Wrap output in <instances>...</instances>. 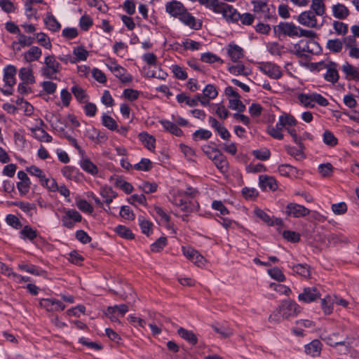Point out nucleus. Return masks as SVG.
Wrapping results in <instances>:
<instances>
[{"label": "nucleus", "instance_id": "f257e3e1", "mask_svg": "<svg viewBox=\"0 0 359 359\" xmlns=\"http://www.w3.org/2000/svg\"><path fill=\"white\" fill-rule=\"evenodd\" d=\"M274 32L278 34H283L290 37L305 36L313 38L316 35L313 31L303 29L292 22H280L274 27Z\"/></svg>", "mask_w": 359, "mask_h": 359}, {"label": "nucleus", "instance_id": "f03ea898", "mask_svg": "<svg viewBox=\"0 0 359 359\" xmlns=\"http://www.w3.org/2000/svg\"><path fill=\"white\" fill-rule=\"evenodd\" d=\"M212 11L216 13H222L227 20L236 22L239 20L240 13L232 6L219 3L218 0H212Z\"/></svg>", "mask_w": 359, "mask_h": 359}, {"label": "nucleus", "instance_id": "7ed1b4c3", "mask_svg": "<svg viewBox=\"0 0 359 359\" xmlns=\"http://www.w3.org/2000/svg\"><path fill=\"white\" fill-rule=\"evenodd\" d=\"M298 100L306 108L314 107L316 103L322 107L329 104V102L325 97L316 93L299 94Z\"/></svg>", "mask_w": 359, "mask_h": 359}, {"label": "nucleus", "instance_id": "20e7f679", "mask_svg": "<svg viewBox=\"0 0 359 359\" xmlns=\"http://www.w3.org/2000/svg\"><path fill=\"white\" fill-rule=\"evenodd\" d=\"M61 65L55 59V55H48L44 59V66L41 68V74L50 79H56V74L60 72Z\"/></svg>", "mask_w": 359, "mask_h": 359}, {"label": "nucleus", "instance_id": "39448f33", "mask_svg": "<svg viewBox=\"0 0 359 359\" xmlns=\"http://www.w3.org/2000/svg\"><path fill=\"white\" fill-rule=\"evenodd\" d=\"M318 71L325 69L326 73L324 74V79L332 83L338 81L339 76L337 71V64L332 61L320 62L315 64Z\"/></svg>", "mask_w": 359, "mask_h": 359}, {"label": "nucleus", "instance_id": "423d86ee", "mask_svg": "<svg viewBox=\"0 0 359 359\" xmlns=\"http://www.w3.org/2000/svg\"><path fill=\"white\" fill-rule=\"evenodd\" d=\"M253 11L259 18L264 20H270L274 17L275 8L269 6L266 2L262 1H252Z\"/></svg>", "mask_w": 359, "mask_h": 359}, {"label": "nucleus", "instance_id": "0eeeda50", "mask_svg": "<svg viewBox=\"0 0 359 359\" xmlns=\"http://www.w3.org/2000/svg\"><path fill=\"white\" fill-rule=\"evenodd\" d=\"M280 309L283 319H288L290 317L297 316L301 311V307L294 301H283L278 306Z\"/></svg>", "mask_w": 359, "mask_h": 359}, {"label": "nucleus", "instance_id": "6e6552de", "mask_svg": "<svg viewBox=\"0 0 359 359\" xmlns=\"http://www.w3.org/2000/svg\"><path fill=\"white\" fill-rule=\"evenodd\" d=\"M317 15L311 11L301 13L297 18V22L303 26L309 28H320L321 25L318 24Z\"/></svg>", "mask_w": 359, "mask_h": 359}, {"label": "nucleus", "instance_id": "1a4fd4ad", "mask_svg": "<svg viewBox=\"0 0 359 359\" xmlns=\"http://www.w3.org/2000/svg\"><path fill=\"white\" fill-rule=\"evenodd\" d=\"M62 225L68 229H72L76 222L82 220L81 215L74 209L65 210V215L61 218Z\"/></svg>", "mask_w": 359, "mask_h": 359}, {"label": "nucleus", "instance_id": "9d476101", "mask_svg": "<svg viewBox=\"0 0 359 359\" xmlns=\"http://www.w3.org/2000/svg\"><path fill=\"white\" fill-rule=\"evenodd\" d=\"M172 203L179 207L182 211L189 213L193 211V204L185 197L182 192L178 191L173 196Z\"/></svg>", "mask_w": 359, "mask_h": 359}, {"label": "nucleus", "instance_id": "9b49d317", "mask_svg": "<svg viewBox=\"0 0 359 359\" xmlns=\"http://www.w3.org/2000/svg\"><path fill=\"white\" fill-rule=\"evenodd\" d=\"M110 71L117 77L122 83H130L133 80V76L128 74L127 70L116 62H112L110 65H107Z\"/></svg>", "mask_w": 359, "mask_h": 359}, {"label": "nucleus", "instance_id": "f8f14e48", "mask_svg": "<svg viewBox=\"0 0 359 359\" xmlns=\"http://www.w3.org/2000/svg\"><path fill=\"white\" fill-rule=\"evenodd\" d=\"M320 292L316 287H308L304 288L303 292L299 294L298 299L309 304L320 298Z\"/></svg>", "mask_w": 359, "mask_h": 359}, {"label": "nucleus", "instance_id": "ddd939ff", "mask_svg": "<svg viewBox=\"0 0 359 359\" xmlns=\"http://www.w3.org/2000/svg\"><path fill=\"white\" fill-rule=\"evenodd\" d=\"M311 210L304 205L290 203L286 207V214L293 217H303L309 215Z\"/></svg>", "mask_w": 359, "mask_h": 359}, {"label": "nucleus", "instance_id": "4468645a", "mask_svg": "<svg viewBox=\"0 0 359 359\" xmlns=\"http://www.w3.org/2000/svg\"><path fill=\"white\" fill-rule=\"evenodd\" d=\"M213 152L214 155L210 156L209 158L214 162L217 169L222 173L227 172L229 170V163L226 156L217 149L214 150Z\"/></svg>", "mask_w": 359, "mask_h": 359}, {"label": "nucleus", "instance_id": "2eb2a0df", "mask_svg": "<svg viewBox=\"0 0 359 359\" xmlns=\"http://www.w3.org/2000/svg\"><path fill=\"white\" fill-rule=\"evenodd\" d=\"M39 305L49 312L62 311L65 309V305L62 302L53 298L42 299L39 302Z\"/></svg>", "mask_w": 359, "mask_h": 359}, {"label": "nucleus", "instance_id": "dca6fc26", "mask_svg": "<svg viewBox=\"0 0 359 359\" xmlns=\"http://www.w3.org/2000/svg\"><path fill=\"white\" fill-rule=\"evenodd\" d=\"M178 19L184 25L192 29L198 30L202 27V22L200 20H197L195 17L188 12L187 8Z\"/></svg>", "mask_w": 359, "mask_h": 359}, {"label": "nucleus", "instance_id": "f3484780", "mask_svg": "<svg viewBox=\"0 0 359 359\" xmlns=\"http://www.w3.org/2000/svg\"><path fill=\"white\" fill-rule=\"evenodd\" d=\"M261 71L268 76L273 79H280L282 75V71L279 66L274 63L266 62L261 67Z\"/></svg>", "mask_w": 359, "mask_h": 359}, {"label": "nucleus", "instance_id": "a211bd4d", "mask_svg": "<svg viewBox=\"0 0 359 359\" xmlns=\"http://www.w3.org/2000/svg\"><path fill=\"white\" fill-rule=\"evenodd\" d=\"M185 10L184 6L181 2L175 0L165 4V11L174 18H179Z\"/></svg>", "mask_w": 359, "mask_h": 359}, {"label": "nucleus", "instance_id": "6ab92c4d", "mask_svg": "<svg viewBox=\"0 0 359 359\" xmlns=\"http://www.w3.org/2000/svg\"><path fill=\"white\" fill-rule=\"evenodd\" d=\"M100 194L103 198V203H106L108 206V209H104L105 211L109 212L111 209L109 207V204L117 196V194L113 190V189L111 187L104 186L100 188Z\"/></svg>", "mask_w": 359, "mask_h": 359}, {"label": "nucleus", "instance_id": "aec40b11", "mask_svg": "<svg viewBox=\"0 0 359 359\" xmlns=\"http://www.w3.org/2000/svg\"><path fill=\"white\" fill-rule=\"evenodd\" d=\"M16 68L11 65L6 66L4 69V81L6 86L12 88L15 83Z\"/></svg>", "mask_w": 359, "mask_h": 359}, {"label": "nucleus", "instance_id": "412c9836", "mask_svg": "<svg viewBox=\"0 0 359 359\" xmlns=\"http://www.w3.org/2000/svg\"><path fill=\"white\" fill-rule=\"evenodd\" d=\"M305 353L312 357L319 356L322 349V344L318 339H313L305 345Z\"/></svg>", "mask_w": 359, "mask_h": 359}, {"label": "nucleus", "instance_id": "4be33fe9", "mask_svg": "<svg viewBox=\"0 0 359 359\" xmlns=\"http://www.w3.org/2000/svg\"><path fill=\"white\" fill-rule=\"evenodd\" d=\"M338 333H333L332 334H329L326 331H323L320 334V338L322 340L325 341L328 345L331 346L344 345L345 341L339 340L338 339Z\"/></svg>", "mask_w": 359, "mask_h": 359}, {"label": "nucleus", "instance_id": "5701e85b", "mask_svg": "<svg viewBox=\"0 0 359 359\" xmlns=\"http://www.w3.org/2000/svg\"><path fill=\"white\" fill-rule=\"evenodd\" d=\"M332 15L334 18L339 20L346 19L349 15V10L342 4H337L332 6Z\"/></svg>", "mask_w": 359, "mask_h": 359}, {"label": "nucleus", "instance_id": "b1692460", "mask_svg": "<svg viewBox=\"0 0 359 359\" xmlns=\"http://www.w3.org/2000/svg\"><path fill=\"white\" fill-rule=\"evenodd\" d=\"M227 53L233 62H237L243 57V48L236 44H229L228 46Z\"/></svg>", "mask_w": 359, "mask_h": 359}, {"label": "nucleus", "instance_id": "393cba45", "mask_svg": "<svg viewBox=\"0 0 359 359\" xmlns=\"http://www.w3.org/2000/svg\"><path fill=\"white\" fill-rule=\"evenodd\" d=\"M31 131L33 137L40 142H50L53 140L52 137L40 127L32 128Z\"/></svg>", "mask_w": 359, "mask_h": 359}, {"label": "nucleus", "instance_id": "a878e982", "mask_svg": "<svg viewBox=\"0 0 359 359\" xmlns=\"http://www.w3.org/2000/svg\"><path fill=\"white\" fill-rule=\"evenodd\" d=\"M259 186L262 189L269 188L270 190H276L278 188L276 180L267 175L259 176Z\"/></svg>", "mask_w": 359, "mask_h": 359}, {"label": "nucleus", "instance_id": "bb28decb", "mask_svg": "<svg viewBox=\"0 0 359 359\" xmlns=\"http://www.w3.org/2000/svg\"><path fill=\"white\" fill-rule=\"evenodd\" d=\"M341 70L348 79L359 81V69L348 62H346L341 67Z\"/></svg>", "mask_w": 359, "mask_h": 359}, {"label": "nucleus", "instance_id": "cd10ccee", "mask_svg": "<svg viewBox=\"0 0 359 359\" xmlns=\"http://www.w3.org/2000/svg\"><path fill=\"white\" fill-rule=\"evenodd\" d=\"M42 51L37 46H32L27 51L24 53V59L27 62H32L39 60L41 56Z\"/></svg>", "mask_w": 359, "mask_h": 359}, {"label": "nucleus", "instance_id": "c85d7f7f", "mask_svg": "<svg viewBox=\"0 0 359 359\" xmlns=\"http://www.w3.org/2000/svg\"><path fill=\"white\" fill-rule=\"evenodd\" d=\"M80 166L84 171L92 175H95L98 172L97 167L87 157L81 160Z\"/></svg>", "mask_w": 359, "mask_h": 359}, {"label": "nucleus", "instance_id": "c756f323", "mask_svg": "<svg viewBox=\"0 0 359 359\" xmlns=\"http://www.w3.org/2000/svg\"><path fill=\"white\" fill-rule=\"evenodd\" d=\"M19 77L25 83L33 84L35 83V78L30 67L21 68L19 70Z\"/></svg>", "mask_w": 359, "mask_h": 359}, {"label": "nucleus", "instance_id": "7c9ffc66", "mask_svg": "<svg viewBox=\"0 0 359 359\" xmlns=\"http://www.w3.org/2000/svg\"><path fill=\"white\" fill-rule=\"evenodd\" d=\"M140 140L143 144L150 151H153L155 149V138L149 135L146 132H143L138 135Z\"/></svg>", "mask_w": 359, "mask_h": 359}, {"label": "nucleus", "instance_id": "2f4dec72", "mask_svg": "<svg viewBox=\"0 0 359 359\" xmlns=\"http://www.w3.org/2000/svg\"><path fill=\"white\" fill-rule=\"evenodd\" d=\"M177 333L182 339L187 341L192 345H195L198 342L197 337L192 331L187 330L183 327H180L177 330Z\"/></svg>", "mask_w": 359, "mask_h": 359}, {"label": "nucleus", "instance_id": "473e14b6", "mask_svg": "<svg viewBox=\"0 0 359 359\" xmlns=\"http://www.w3.org/2000/svg\"><path fill=\"white\" fill-rule=\"evenodd\" d=\"M73 53L76 56L74 60H69L71 63H76L79 61H84L88 56V52L83 46L75 47Z\"/></svg>", "mask_w": 359, "mask_h": 359}, {"label": "nucleus", "instance_id": "72a5a7b5", "mask_svg": "<svg viewBox=\"0 0 359 359\" xmlns=\"http://www.w3.org/2000/svg\"><path fill=\"white\" fill-rule=\"evenodd\" d=\"M20 238L23 240L33 241L37 237V231L29 225L25 226L20 231Z\"/></svg>", "mask_w": 359, "mask_h": 359}, {"label": "nucleus", "instance_id": "f704fd0d", "mask_svg": "<svg viewBox=\"0 0 359 359\" xmlns=\"http://www.w3.org/2000/svg\"><path fill=\"white\" fill-rule=\"evenodd\" d=\"M161 123L163 127L170 133L177 137L182 135V130L175 123L167 120L161 121Z\"/></svg>", "mask_w": 359, "mask_h": 359}, {"label": "nucleus", "instance_id": "c9c22d12", "mask_svg": "<svg viewBox=\"0 0 359 359\" xmlns=\"http://www.w3.org/2000/svg\"><path fill=\"white\" fill-rule=\"evenodd\" d=\"M311 8L318 16H323L325 13V4L323 0H312Z\"/></svg>", "mask_w": 359, "mask_h": 359}, {"label": "nucleus", "instance_id": "e433bc0d", "mask_svg": "<svg viewBox=\"0 0 359 359\" xmlns=\"http://www.w3.org/2000/svg\"><path fill=\"white\" fill-rule=\"evenodd\" d=\"M15 206L18 207L24 212L27 213L29 216L33 215L32 210H36V207L34 203L23 202V201H15L13 203Z\"/></svg>", "mask_w": 359, "mask_h": 359}, {"label": "nucleus", "instance_id": "4c0bfd02", "mask_svg": "<svg viewBox=\"0 0 359 359\" xmlns=\"http://www.w3.org/2000/svg\"><path fill=\"white\" fill-rule=\"evenodd\" d=\"M44 22L47 27L52 32H57L61 27L60 22L51 14L46 15L44 19Z\"/></svg>", "mask_w": 359, "mask_h": 359}, {"label": "nucleus", "instance_id": "58836bf2", "mask_svg": "<svg viewBox=\"0 0 359 359\" xmlns=\"http://www.w3.org/2000/svg\"><path fill=\"white\" fill-rule=\"evenodd\" d=\"M278 170L282 176L288 177L295 176L297 173V168L289 164H283L279 165Z\"/></svg>", "mask_w": 359, "mask_h": 359}, {"label": "nucleus", "instance_id": "ea45409f", "mask_svg": "<svg viewBox=\"0 0 359 359\" xmlns=\"http://www.w3.org/2000/svg\"><path fill=\"white\" fill-rule=\"evenodd\" d=\"M292 271L304 278H309L311 275L310 266L306 264H296L293 266Z\"/></svg>", "mask_w": 359, "mask_h": 359}, {"label": "nucleus", "instance_id": "a19ab883", "mask_svg": "<svg viewBox=\"0 0 359 359\" xmlns=\"http://www.w3.org/2000/svg\"><path fill=\"white\" fill-rule=\"evenodd\" d=\"M297 124V121L291 114H283L279 116V125H284L285 128L290 126H294Z\"/></svg>", "mask_w": 359, "mask_h": 359}, {"label": "nucleus", "instance_id": "79ce46f5", "mask_svg": "<svg viewBox=\"0 0 359 359\" xmlns=\"http://www.w3.org/2000/svg\"><path fill=\"white\" fill-rule=\"evenodd\" d=\"M334 167L330 163H323L318 166V172L322 177L329 178L332 175Z\"/></svg>", "mask_w": 359, "mask_h": 359}, {"label": "nucleus", "instance_id": "37998d69", "mask_svg": "<svg viewBox=\"0 0 359 359\" xmlns=\"http://www.w3.org/2000/svg\"><path fill=\"white\" fill-rule=\"evenodd\" d=\"M18 268L22 271H25L31 274L36 276H43L46 274V271L41 269H39L34 265H28L25 264H18Z\"/></svg>", "mask_w": 359, "mask_h": 359}, {"label": "nucleus", "instance_id": "c03bdc74", "mask_svg": "<svg viewBox=\"0 0 359 359\" xmlns=\"http://www.w3.org/2000/svg\"><path fill=\"white\" fill-rule=\"evenodd\" d=\"M139 224L142 232L147 236L152 232L153 224L150 221L146 219L144 217H138Z\"/></svg>", "mask_w": 359, "mask_h": 359}, {"label": "nucleus", "instance_id": "a18cd8bd", "mask_svg": "<svg viewBox=\"0 0 359 359\" xmlns=\"http://www.w3.org/2000/svg\"><path fill=\"white\" fill-rule=\"evenodd\" d=\"M72 93L79 102H85L87 95L85 90L80 86L75 85L72 88Z\"/></svg>", "mask_w": 359, "mask_h": 359}, {"label": "nucleus", "instance_id": "49530a36", "mask_svg": "<svg viewBox=\"0 0 359 359\" xmlns=\"http://www.w3.org/2000/svg\"><path fill=\"white\" fill-rule=\"evenodd\" d=\"M36 39L40 46L50 50L52 48V44L50 38L43 32L37 33L36 34Z\"/></svg>", "mask_w": 359, "mask_h": 359}, {"label": "nucleus", "instance_id": "de8ad7c7", "mask_svg": "<svg viewBox=\"0 0 359 359\" xmlns=\"http://www.w3.org/2000/svg\"><path fill=\"white\" fill-rule=\"evenodd\" d=\"M211 135L212 133L210 130L201 128L195 131L193 133L192 137L194 141H198L208 140L210 138Z\"/></svg>", "mask_w": 359, "mask_h": 359}, {"label": "nucleus", "instance_id": "09e8293b", "mask_svg": "<svg viewBox=\"0 0 359 359\" xmlns=\"http://www.w3.org/2000/svg\"><path fill=\"white\" fill-rule=\"evenodd\" d=\"M343 47L342 41L339 39H330L327 43V48L332 52L339 53Z\"/></svg>", "mask_w": 359, "mask_h": 359}, {"label": "nucleus", "instance_id": "8fccbe9b", "mask_svg": "<svg viewBox=\"0 0 359 359\" xmlns=\"http://www.w3.org/2000/svg\"><path fill=\"white\" fill-rule=\"evenodd\" d=\"M229 107L237 110L238 111H243L245 109V106L241 101V97L238 95L237 97L229 98Z\"/></svg>", "mask_w": 359, "mask_h": 359}, {"label": "nucleus", "instance_id": "3c124183", "mask_svg": "<svg viewBox=\"0 0 359 359\" xmlns=\"http://www.w3.org/2000/svg\"><path fill=\"white\" fill-rule=\"evenodd\" d=\"M166 245L167 238L165 237H160L151 245V251L153 252H159L166 246Z\"/></svg>", "mask_w": 359, "mask_h": 359}, {"label": "nucleus", "instance_id": "603ef678", "mask_svg": "<svg viewBox=\"0 0 359 359\" xmlns=\"http://www.w3.org/2000/svg\"><path fill=\"white\" fill-rule=\"evenodd\" d=\"M254 213L259 219H260L262 222L266 223L268 225H273V220L270 217V216L267 213H266L262 209L256 208L254 210Z\"/></svg>", "mask_w": 359, "mask_h": 359}, {"label": "nucleus", "instance_id": "864d4df0", "mask_svg": "<svg viewBox=\"0 0 359 359\" xmlns=\"http://www.w3.org/2000/svg\"><path fill=\"white\" fill-rule=\"evenodd\" d=\"M115 231L118 235L121 236L122 238H126V239H133L134 238V234L132 233V231L128 229V227L123 226V225H118L116 227Z\"/></svg>", "mask_w": 359, "mask_h": 359}, {"label": "nucleus", "instance_id": "5fc2aeb1", "mask_svg": "<svg viewBox=\"0 0 359 359\" xmlns=\"http://www.w3.org/2000/svg\"><path fill=\"white\" fill-rule=\"evenodd\" d=\"M102 123L103 126L110 130L117 129V123L116 121L110 116L104 114L102 117Z\"/></svg>", "mask_w": 359, "mask_h": 359}, {"label": "nucleus", "instance_id": "6e6d98bb", "mask_svg": "<svg viewBox=\"0 0 359 359\" xmlns=\"http://www.w3.org/2000/svg\"><path fill=\"white\" fill-rule=\"evenodd\" d=\"M333 28L338 35H345L348 31V25L340 21L334 20L333 22Z\"/></svg>", "mask_w": 359, "mask_h": 359}, {"label": "nucleus", "instance_id": "4d7b16f0", "mask_svg": "<svg viewBox=\"0 0 359 359\" xmlns=\"http://www.w3.org/2000/svg\"><path fill=\"white\" fill-rule=\"evenodd\" d=\"M212 328L224 339L228 338L233 334L232 330L224 326L212 325Z\"/></svg>", "mask_w": 359, "mask_h": 359}, {"label": "nucleus", "instance_id": "13d9d810", "mask_svg": "<svg viewBox=\"0 0 359 359\" xmlns=\"http://www.w3.org/2000/svg\"><path fill=\"white\" fill-rule=\"evenodd\" d=\"M133 168L137 170L149 171L152 168V163L148 158H142L140 162L134 165Z\"/></svg>", "mask_w": 359, "mask_h": 359}, {"label": "nucleus", "instance_id": "bf43d9fd", "mask_svg": "<svg viewBox=\"0 0 359 359\" xmlns=\"http://www.w3.org/2000/svg\"><path fill=\"white\" fill-rule=\"evenodd\" d=\"M27 170L30 175L37 177L39 179L41 185H44L43 181L46 179V176L40 168H39L36 166L32 165L28 168Z\"/></svg>", "mask_w": 359, "mask_h": 359}, {"label": "nucleus", "instance_id": "052dcab7", "mask_svg": "<svg viewBox=\"0 0 359 359\" xmlns=\"http://www.w3.org/2000/svg\"><path fill=\"white\" fill-rule=\"evenodd\" d=\"M323 142L330 147H334L337 144V139L332 132L325 130L323 133Z\"/></svg>", "mask_w": 359, "mask_h": 359}, {"label": "nucleus", "instance_id": "680f3d73", "mask_svg": "<svg viewBox=\"0 0 359 359\" xmlns=\"http://www.w3.org/2000/svg\"><path fill=\"white\" fill-rule=\"evenodd\" d=\"M201 60L202 62L207 63H214L216 62L223 63V60L220 57L209 52L203 53L201 56Z\"/></svg>", "mask_w": 359, "mask_h": 359}, {"label": "nucleus", "instance_id": "e2e57ef3", "mask_svg": "<svg viewBox=\"0 0 359 359\" xmlns=\"http://www.w3.org/2000/svg\"><path fill=\"white\" fill-rule=\"evenodd\" d=\"M93 23V19L88 15H82L79 20V27L83 31H88Z\"/></svg>", "mask_w": 359, "mask_h": 359}, {"label": "nucleus", "instance_id": "0e129e2a", "mask_svg": "<svg viewBox=\"0 0 359 359\" xmlns=\"http://www.w3.org/2000/svg\"><path fill=\"white\" fill-rule=\"evenodd\" d=\"M268 273L272 278L277 281L283 282L285 280V276L283 273L282 271L277 267L268 270Z\"/></svg>", "mask_w": 359, "mask_h": 359}, {"label": "nucleus", "instance_id": "69168bd1", "mask_svg": "<svg viewBox=\"0 0 359 359\" xmlns=\"http://www.w3.org/2000/svg\"><path fill=\"white\" fill-rule=\"evenodd\" d=\"M255 157L261 161L268 160L271 156V152L268 149H257L252 151Z\"/></svg>", "mask_w": 359, "mask_h": 359}, {"label": "nucleus", "instance_id": "338daca9", "mask_svg": "<svg viewBox=\"0 0 359 359\" xmlns=\"http://www.w3.org/2000/svg\"><path fill=\"white\" fill-rule=\"evenodd\" d=\"M203 95L205 97H208L209 99H214L217 96V90L214 85L208 84L207 85L203 90Z\"/></svg>", "mask_w": 359, "mask_h": 359}, {"label": "nucleus", "instance_id": "774afa93", "mask_svg": "<svg viewBox=\"0 0 359 359\" xmlns=\"http://www.w3.org/2000/svg\"><path fill=\"white\" fill-rule=\"evenodd\" d=\"M6 223L14 229H19L22 227V223L18 217L14 215H8L6 218Z\"/></svg>", "mask_w": 359, "mask_h": 359}]
</instances>
